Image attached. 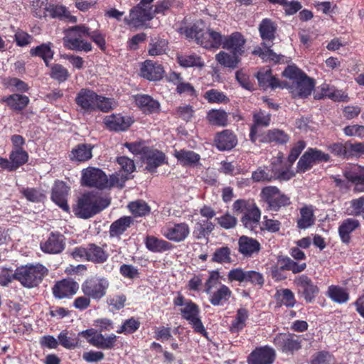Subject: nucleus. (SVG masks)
<instances>
[{
  "instance_id": "f257e3e1",
  "label": "nucleus",
  "mask_w": 364,
  "mask_h": 364,
  "mask_svg": "<svg viewBox=\"0 0 364 364\" xmlns=\"http://www.w3.org/2000/svg\"><path fill=\"white\" fill-rule=\"evenodd\" d=\"M184 33L187 38H195L198 44L206 49H218L222 46L224 49L240 56L245 52L246 40L239 32L225 36L213 29H203L194 24L191 28H186Z\"/></svg>"
},
{
  "instance_id": "f03ea898",
  "label": "nucleus",
  "mask_w": 364,
  "mask_h": 364,
  "mask_svg": "<svg viewBox=\"0 0 364 364\" xmlns=\"http://www.w3.org/2000/svg\"><path fill=\"white\" fill-rule=\"evenodd\" d=\"M109 204V198L87 193L78 198L73 207V212L77 217L87 219L105 209Z\"/></svg>"
},
{
  "instance_id": "7ed1b4c3",
  "label": "nucleus",
  "mask_w": 364,
  "mask_h": 364,
  "mask_svg": "<svg viewBox=\"0 0 364 364\" xmlns=\"http://www.w3.org/2000/svg\"><path fill=\"white\" fill-rule=\"evenodd\" d=\"M173 304L175 306H181L180 311L182 318L188 321L196 332L206 336L207 332L200 318V309L196 304L186 299L181 293L174 299Z\"/></svg>"
},
{
  "instance_id": "20e7f679",
  "label": "nucleus",
  "mask_w": 364,
  "mask_h": 364,
  "mask_svg": "<svg viewBox=\"0 0 364 364\" xmlns=\"http://www.w3.org/2000/svg\"><path fill=\"white\" fill-rule=\"evenodd\" d=\"M90 28L81 24L69 27L65 30V36L63 37V44L69 50L76 51L89 52L92 50V44L82 39L83 36L89 34Z\"/></svg>"
},
{
  "instance_id": "39448f33",
  "label": "nucleus",
  "mask_w": 364,
  "mask_h": 364,
  "mask_svg": "<svg viewBox=\"0 0 364 364\" xmlns=\"http://www.w3.org/2000/svg\"><path fill=\"white\" fill-rule=\"evenodd\" d=\"M48 269L41 264L21 266L16 268L17 281L25 288L38 287L48 274Z\"/></svg>"
},
{
  "instance_id": "423d86ee",
  "label": "nucleus",
  "mask_w": 364,
  "mask_h": 364,
  "mask_svg": "<svg viewBox=\"0 0 364 364\" xmlns=\"http://www.w3.org/2000/svg\"><path fill=\"white\" fill-rule=\"evenodd\" d=\"M72 255L75 259H84L94 264H103L109 258V253L104 247L95 243H90L86 247H75L72 252Z\"/></svg>"
},
{
  "instance_id": "0eeeda50",
  "label": "nucleus",
  "mask_w": 364,
  "mask_h": 364,
  "mask_svg": "<svg viewBox=\"0 0 364 364\" xmlns=\"http://www.w3.org/2000/svg\"><path fill=\"white\" fill-rule=\"evenodd\" d=\"M261 198L268 204V208L273 211H278L282 207L289 205L290 198L282 193L276 186H266L260 193Z\"/></svg>"
},
{
  "instance_id": "6e6552de",
  "label": "nucleus",
  "mask_w": 364,
  "mask_h": 364,
  "mask_svg": "<svg viewBox=\"0 0 364 364\" xmlns=\"http://www.w3.org/2000/svg\"><path fill=\"white\" fill-rule=\"evenodd\" d=\"M154 17L152 8L143 7L139 4L129 11V14L124 18V23L129 27L139 28L146 26L147 21Z\"/></svg>"
},
{
  "instance_id": "1a4fd4ad",
  "label": "nucleus",
  "mask_w": 364,
  "mask_h": 364,
  "mask_svg": "<svg viewBox=\"0 0 364 364\" xmlns=\"http://www.w3.org/2000/svg\"><path fill=\"white\" fill-rule=\"evenodd\" d=\"M330 160V156L316 148H309L301 156L297 163V171L305 172L310 169L314 164L321 162H327Z\"/></svg>"
},
{
  "instance_id": "9d476101",
  "label": "nucleus",
  "mask_w": 364,
  "mask_h": 364,
  "mask_svg": "<svg viewBox=\"0 0 364 364\" xmlns=\"http://www.w3.org/2000/svg\"><path fill=\"white\" fill-rule=\"evenodd\" d=\"M294 176V173L290 171H282L273 168L272 171L267 170L266 167H258L252 173V179L257 183H267L273 180L287 181Z\"/></svg>"
},
{
  "instance_id": "9b49d317",
  "label": "nucleus",
  "mask_w": 364,
  "mask_h": 364,
  "mask_svg": "<svg viewBox=\"0 0 364 364\" xmlns=\"http://www.w3.org/2000/svg\"><path fill=\"white\" fill-rule=\"evenodd\" d=\"M107 176L100 168L87 167L82 170L81 183L88 187H95L99 189L107 188Z\"/></svg>"
},
{
  "instance_id": "f8f14e48",
  "label": "nucleus",
  "mask_w": 364,
  "mask_h": 364,
  "mask_svg": "<svg viewBox=\"0 0 364 364\" xmlns=\"http://www.w3.org/2000/svg\"><path fill=\"white\" fill-rule=\"evenodd\" d=\"M294 284L297 288L298 294L301 295L308 303L313 301L319 291L318 287L306 274L295 277Z\"/></svg>"
},
{
  "instance_id": "ddd939ff",
  "label": "nucleus",
  "mask_w": 364,
  "mask_h": 364,
  "mask_svg": "<svg viewBox=\"0 0 364 364\" xmlns=\"http://www.w3.org/2000/svg\"><path fill=\"white\" fill-rule=\"evenodd\" d=\"M301 336L293 333H279L274 338V343L284 353H293L301 348Z\"/></svg>"
},
{
  "instance_id": "4468645a",
  "label": "nucleus",
  "mask_w": 364,
  "mask_h": 364,
  "mask_svg": "<svg viewBox=\"0 0 364 364\" xmlns=\"http://www.w3.org/2000/svg\"><path fill=\"white\" fill-rule=\"evenodd\" d=\"M109 283L105 279L92 278L82 284V291L85 296L97 299L105 295Z\"/></svg>"
},
{
  "instance_id": "2eb2a0df",
  "label": "nucleus",
  "mask_w": 364,
  "mask_h": 364,
  "mask_svg": "<svg viewBox=\"0 0 364 364\" xmlns=\"http://www.w3.org/2000/svg\"><path fill=\"white\" fill-rule=\"evenodd\" d=\"M78 289V283L68 278L57 282L52 288V292L56 299H62L74 296Z\"/></svg>"
},
{
  "instance_id": "dca6fc26",
  "label": "nucleus",
  "mask_w": 364,
  "mask_h": 364,
  "mask_svg": "<svg viewBox=\"0 0 364 364\" xmlns=\"http://www.w3.org/2000/svg\"><path fill=\"white\" fill-rule=\"evenodd\" d=\"M162 233L166 239L175 242H181L189 235L190 228L186 223H174L164 228Z\"/></svg>"
},
{
  "instance_id": "f3484780",
  "label": "nucleus",
  "mask_w": 364,
  "mask_h": 364,
  "mask_svg": "<svg viewBox=\"0 0 364 364\" xmlns=\"http://www.w3.org/2000/svg\"><path fill=\"white\" fill-rule=\"evenodd\" d=\"M258 30L264 47H272L277 33V23L269 18H264L259 24Z\"/></svg>"
},
{
  "instance_id": "a211bd4d",
  "label": "nucleus",
  "mask_w": 364,
  "mask_h": 364,
  "mask_svg": "<svg viewBox=\"0 0 364 364\" xmlns=\"http://www.w3.org/2000/svg\"><path fill=\"white\" fill-rule=\"evenodd\" d=\"M65 237L58 232H51L40 245L41 250L48 254H59L65 249Z\"/></svg>"
},
{
  "instance_id": "6ab92c4d",
  "label": "nucleus",
  "mask_w": 364,
  "mask_h": 364,
  "mask_svg": "<svg viewBox=\"0 0 364 364\" xmlns=\"http://www.w3.org/2000/svg\"><path fill=\"white\" fill-rule=\"evenodd\" d=\"M276 358L275 350L268 346L256 348L248 358L249 364H272Z\"/></svg>"
},
{
  "instance_id": "aec40b11",
  "label": "nucleus",
  "mask_w": 364,
  "mask_h": 364,
  "mask_svg": "<svg viewBox=\"0 0 364 364\" xmlns=\"http://www.w3.org/2000/svg\"><path fill=\"white\" fill-rule=\"evenodd\" d=\"M99 95L93 90L82 88L77 94L75 97L76 104L84 111H92L96 109V104Z\"/></svg>"
},
{
  "instance_id": "412c9836",
  "label": "nucleus",
  "mask_w": 364,
  "mask_h": 364,
  "mask_svg": "<svg viewBox=\"0 0 364 364\" xmlns=\"http://www.w3.org/2000/svg\"><path fill=\"white\" fill-rule=\"evenodd\" d=\"M70 188L61 181H57L52 188V200L65 211L69 210L67 198Z\"/></svg>"
},
{
  "instance_id": "4be33fe9",
  "label": "nucleus",
  "mask_w": 364,
  "mask_h": 364,
  "mask_svg": "<svg viewBox=\"0 0 364 364\" xmlns=\"http://www.w3.org/2000/svg\"><path fill=\"white\" fill-rule=\"evenodd\" d=\"M261 250L260 243L252 237L242 235L238 239V252L245 257L257 255Z\"/></svg>"
},
{
  "instance_id": "5701e85b",
  "label": "nucleus",
  "mask_w": 364,
  "mask_h": 364,
  "mask_svg": "<svg viewBox=\"0 0 364 364\" xmlns=\"http://www.w3.org/2000/svg\"><path fill=\"white\" fill-rule=\"evenodd\" d=\"M103 122L107 129L121 132L127 130L133 123V120L129 117H124L121 114H112L106 116L104 118Z\"/></svg>"
},
{
  "instance_id": "b1692460",
  "label": "nucleus",
  "mask_w": 364,
  "mask_h": 364,
  "mask_svg": "<svg viewBox=\"0 0 364 364\" xmlns=\"http://www.w3.org/2000/svg\"><path fill=\"white\" fill-rule=\"evenodd\" d=\"M314 87L313 80L305 75L294 85H291L288 87L294 97H306L311 93Z\"/></svg>"
},
{
  "instance_id": "393cba45",
  "label": "nucleus",
  "mask_w": 364,
  "mask_h": 364,
  "mask_svg": "<svg viewBox=\"0 0 364 364\" xmlns=\"http://www.w3.org/2000/svg\"><path fill=\"white\" fill-rule=\"evenodd\" d=\"M164 68L152 60H146L141 68V75L149 80H159L163 77Z\"/></svg>"
},
{
  "instance_id": "a878e982",
  "label": "nucleus",
  "mask_w": 364,
  "mask_h": 364,
  "mask_svg": "<svg viewBox=\"0 0 364 364\" xmlns=\"http://www.w3.org/2000/svg\"><path fill=\"white\" fill-rule=\"evenodd\" d=\"M256 77L257 78L259 85L263 90H267L268 87L274 89L277 87H287L286 83L280 82L278 79L272 76V70L270 69L260 70L257 73Z\"/></svg>"
},
{
  "instance_id": "bb28decb",
  "label": "nucleus",
  "mask_w": 364,
  "mask_h": 364,
  "mask_svg": "<svg viewBox=\"0 0 364 364\" xmlns=\"http://www.w3.org/2000/svg\"><path fill=\"white\" fill-rule=\"evenodd\" d=\"M260 218L261 212L257 206L255 204L250 205L247 211L244 213L241 222L246 228L254 231L259 225Z\"/></svg>"
},
{
  "instance_id": "cd10ccee",
  "label": "nucleus",
  "mask_w": 364,
  "mask_h": 364,
  "mask_svg": "<svg viewBox=\"0 0 364 364\" xmlns=\"http://www.w3.org/2000/svg\"><path fill=\"white\" fill-rule=\"evenodd\" d=\"M344 176L348 181L355 185L354 191L364 192V167L354 166L345 172Z\"/></svg>"
},
{
  "instance_id": "c85d7f7f",
  "label": "nucleus",
  "mask_w": 364,
  "mask_h": 364,
  "mask_svg": "<svg viewBox=\"0 0 364 364\" xmlns=\"http://www.w3.org/2000/svg\"><path fill=\"white\" fill-rule=\"evenodd\" d=\"M237 143L236 136L228 129L218 133L215 138V146L220 151L230 150Z\"/></svg>"
},
{
  "instance_id": "c756f323",
  "label": "nucleus",
  "mask_w": 364,
  "mask_h": 364,
  "mask_svg": "<svg viewBox=\"0 0 364 364\" xmlns=\"http://www.w3.org/2000/svg\"><path fill=\"white\" fill-rule=\"evenodd\" d=\"M360 225L358 220L353 218L345 219L338 227V234L343 243L348 244L350 241V234Z\"/></svg>"
},
{
  "instance_id": "7c9ffc66",
  "label": "nucleus",
  "mask_w": 364,
  "mask_h": 364,
  "mask_svg": "<svg viewBox=\"0 0 364 364\" xmlns=\"http://www.w3.org/2000/svg\"><path fill=\"white\" fill-rule=\"evenodd\" d=\"M271 121V114H266L264 112L259 110L253 114L254 124L250 128V138L252 142L255 143L257 139L258 127H268Z\"/></svg>"
},
{
  "instance_id": "2f4dec72",
  "label": "nucleus",
  "mask_w": 364,
  "mask_h": 364,
  "mask_svg": "<svg viewBox=\"0 0 364 364\" xmlns=\"http://www.w3.org/2000/svg\"><path fill=\"white\" fill-rule=\"evenodd\" d=\"M136 105L144 112L154 113L159 112L160 104L147 95H138L135 96Z\"/></svg>"
},
{
  "instance_id": "473e14b6",
  "label": "nucleus",
  "mask_w": 364,
  "mask_h": 364,
  "mask_svg": "<svg viewBox=\"0 0 364 364\" xmlns=\"http://www.w3.org/2000/svg\"><path fill=\"white\" fill-rule=\"evenodd\" d=\"M165 156L162 152L157 150H146L144 154V161L146 164V168L153 172L156 168L164 163Z\"/></svg>"
},
{
  "instance_id": "72a5a7b5",
  "label": "nucleus",
  "mask_w": 364,
  "mask_h": 364,
  "mask_svg": "<svg viewBox=\"0 0 364 364\" xmlns=\"http://www.w3.org/2000/svg\"><path fill=\"white\" fill-rule=\"evenodd\" d=\"M92 146L87 144H80L71 151L70 158L71 161L83 162L88 161L92 156Z\"/></svg>"
},
{
  "instance_id": "f704fd0d",
  "label": "nucleus",
  "mask_w": 364,
  "mask_h": 364,
  "mask_svg": "<svg viewBox=\"0 0 364 364\" xmlns=\"http://www.w3.org/2000/svg\"><path fill=\"white\" fill-rule=\"evenodd\" d=\"M289 141V136L284 130L272 129L268 130L263 136V142H274L278 144H285Z\"/></svg>"
},
{
  "instance_id": "c9c22d12",
  "label": "nucleus",
  "mask_w": 364,
  "mask_h": 364,
  "mask_svg": "<svg viewBox=\"0 0 364 364\" xmlns=\"http://www.w3.org/2000/svg\"><path fill=\"white\" fill-rule=\"evenodd\" d=\"M28 161V154L23 149H14L9 155L10 171H14Z\"/></svg>"
},
{
  "instance_id": "e433bc0d",
  "label": "nucleus",
  "mask_w": 364,
  "mask_h": 364,
  "mask_svg": "<svg viewBox=\"0 0 364 364\" xmlns=\"http://www.w3.org/2000/svg\"><path fill=\"white\" fill-rule=\"evenodd\" d=\"M117 342V336L112 334L107 337H105L101 333H97L95 337L90 338L89 343L98 348L112 349L115 346Z\"/></svg>"
},
{
  "instance_id": "4c0bfd02",
  "label": "nucleus",
  "mask_w": 364,
  "mask_h": 364,
  "mask_svg": "<svg viewBox=\"0 0 364 364\" xmlns=\"http://www.w3.org/2000/svg\"><path fill=\"white\" fill-rule=\"evenodd\" d=\"M215 60L220 65L225 68L235 69L238 66L240 56L235 53L230 54L225 51H220L215 55Z\"/></svg>"
},
{
  "instance_id": "58836bf2",
  "label": "nucleus",
  "mask_w": 364,
  "mask_h": 364,
  "mask_svg": "<svg viewBox=\"0 0 364 364\" xmlns=\"http://www.w3.org/2000/svg\"><path fill=\"white\" fill-rule=\"evenodd\" d=\"M145 244L148 250L154 252L167 251L172 247V245L168 242L159 239L154 236H147Z\"/></svg>"
},
{
  "instance_id": "ea45409f",
  "label": "nucleus",
  "mask_w": 364,
  "mask_h": 364,
  "mask_svg": "<svg viewBox=\"0 0 364 364\" xmlns=\"http://www.w3.org/2000/svg\"><path fill=\"white\" fill-rule=\"evenodd\" d=\"M58 338L59 345L66 349L73 350L79 346L78 337L67 330L62 331L59 333Z\"/></svg>"
},
{
  "instance_id": "a19ab883",
  "label": "nucleus",
  "mask_w": 364,
  "mask_h": 364,
  "mask_svg": "<svg viewBox=\"0 0 364 364\" xmlns=\"http://www.w3.org/2000/svg\"><path fill=\"white\" fill-rule=\"evenodd\" d=\"M232 295V291L227 286L223 284L214 291L210 299V302L213 306L223 305L227 302Z\"/></svg>"
},
{
  "instance_id": "79ce46f5",
  "label": "nucleus",
  "mask_w": 364,
  "mask_h": 364,
  "mask_svg": "<svg viewBox=\"0 0 364 364\" xmlns=\"http://www.w3.org/2000/svg\"><path fill=\"white\" fill-rule=\"evenodd\" d=\"M133 223L129 216H124L112 223L109 229V234L112 237L122 235Z\"/></svg>"
},
{
  "instance_id": "37998d69",
  "label": "nucleus",
  "mask_w": 364,
  "mask_h": 364,
  "mask_svg": "<svg viewBox=\"0 0 364 364\" xmlns=\"http://www.w3.org/2000/svg\"><path fill=\"white\" fill-rule=\"evenodd\" d=\"M51 43H43L31 49L30 53L33 56L41 57L48 66V62L53 58L54 52L51 50Z\"/></svg>"
},
{
  "instance_id": "c03bdc74",
  "label": "nucleus",
  "mask_w": 364,
  "mask_h": 364,
  "mask_svg": "<svg viewBox=\"0 0 364 364\" xmlns=\"http://www.w3.org/2000/svg\"><path fill=\"white\" fill-rule=\"evenodd\" d=\"M301 217L297 220V227L299 229H306L314 224L315 218L313 209L311 207H304L300 210Z\"/></svg>"
},
{
  "instance_id": "a18cd8bd",
  "label": "nucleus",
  "mask_w": 364,
  "mask_h": 364,
  "mask_svg": "<svg viewBox=\"0 0 364 364\" xmlns=\"http://www.w3.org/2000/svg\"><path fill=\"white\" fill-rule=\"evenodd\" d=\"M175 156L183 165H194L197 164L200 157L193 151L179 150L175 151Z\"/></svg>"
},
{
  "instance_id": "49530a36",
  "label": "nucleus",
  "mask_w": 364,
  "mask_h": 364,
  "mask_svg": "<svg viewBox=\"0 0 364 364\" xmlns=\"http://www.w3.org/2000/svg\"><path fill=\"white\" fill-rule=\"evenodd\" d=\"M248 318V311L246 309L240 308L237 311L235 320L230 326V331L232 333H238L246 325L245 322Z\"/></svg>"
},
{
  "instance_id": "de8ad7c7",
  "label": "nucleus",
  "mask_w": 364,
  "mask_h": 364,
  "mask_svg": "<svg viewBox=\"0 0 364 364\" xmlns=\"http://www.w3.org/2000/svg\"><path fill=\"white\" fill-rule=\"evenodd\" d=\"M7 105L14 110H21L24 109L29 102V99L26 95L14 94L6 99Z\"/></svg>"
},
{
  "instance_id": "09e8293b",
  "label": "nucleus",
  "mask_w": 364,
  "mask_h": 364,
  "mask_svg": "<svg viewBox=\"0 0 364 364\" xmlns=\"http://www.w3.org/2000/svg\"><path fill=\"white\" fill-rule=\"evenodd\" d=\"M177 60L180 65L185 68L193 66L203 68L204 66L201 58L195 54L178 55Z\"/></svg>"
},
{
  "instance_id": "8fccbe9b",
  "label": "nucleus",
  "mask_w": 364,
  "mask_h": 364,
  "mask_svg": "<svg viewBox=\"0 0 364 364\" xmlns=\"http://www.w3.org/2000/svg\"><path fill=\"white\" fill-rule=\"evenodd\" d=\"M208 122L218 126L224 127L228 123V114L224 110L212 109L207 114Z\"/></svg>"
},
{
  "instance_id": "3c124183",
  "label": "nucleus",
  "mask_w": 364,
  "mask_h": 364,
  "mask_svg": "<svg viewBox=\"0 0 364 364\" xmlns=\"http://www.w3.org/2000/svg\"><path fill=\"white\" fill-rule=\"evenodd\" d=\"M211 260L213 262L220 264L231 263L232 261L231 258V250L228 246L217 248L213 254Z\"/></svg>"
},
{
  "instance_id": "603ef678",
  "label": "nucleus",
  "mask_w": 364,
  "mask_h": 364,
  "mask_svg": "<svg viewBox=\"0 0 364 364\" xmlns=\"http://www.w3.org/2000/svg\"><path fill=\"white\" fill-rule=\"evenodd\" d=\"M170 79L172 81H177L176 82L177 92L180 94L187 93L191 96L196 95L194 87L190 83L181 82V77L179 74L173 73L170 75Z\"/></svg>"
},
{
  "instance_id": "864d4df0",
  "label": "nucleus",
  "mask_w": 364,
  "mask_h": 364,
  "mask_svg": "<svg viewBox=\"0 0 364 364\" xmlns=\"http://www.w3.org/2000/svg\"><path fill=\"white\" fill-rule=\"evenodd\" d=\"M168 43L164 39H152L149 44V54L151 56L163 55L166 53Z\"/></svg>"
},
{
  "instance_id": "5fc2aeb1",
  "label": "nucleus",
  "mask_w": 364,
  "mask_h": 364,
  "mask_svg": "<svg viewBox=\"0 0 364 364\" xmlns=\"http://www.w3.org/2000/svg\"><path fill=\"white\" fill-rule=\"evenodd\" d=\"M328 295L336 302L344 303L348 300V294L346 291L337 286H330L328 289Z\"/></svg>"
},
{
  "instance_id": "6e6d98bb",
  "label": "nucleus",
  "mask_w": 364,
  "mask_h": 364,
  "mask_svg": "<svg viewBox=\"0 0 364 364\" xmlns=\"http://www.w3.org/2000/svg\"><path fill=\"white\" fill-rule=\"evenodd\" d=\"M128 208L136 217L144 216L150 212V207L141 200L130 203Z\"/></svg>"
},
{
  "instance_id": "4d7b16f0",
  "label": "nucleus",
  "mask_w": 364,
  "mask_h": 364,
  "mask_svg": "<svg viewBox=\"0 0 364 364\" xmlns=\"http://www.w3.org/2000/svg\"><path fill=\"white\" fill-rule=\"evenodd\" d=\"M45 12L43 16L49 15L50 17L63 20V15L65 14L66 7L62 5H55L52 4H46L44 7Z\"/></svg>"
},
{
  "instance_id": "13d9d810",
  "label": "nucleus",
  "mask_w": 364,
  "mask_h": 364,
  "mask_svg": "<svg viewBox=\"0 0 364 364\" xmlns=\"http://www.w3.org/2000/svg\"><path fill=\"white\" fill-rule=\"evenodd\" d=\"M276 296L287 307H293L296 304L294 294L289 289L278 290L276 293Z\"/></svg>"
},
{
  "instance_id": "bf43d9fd",
  "label": "nucleus",
  "mask_w": 364,
  "mask_h": 364,
  "mask_svg": "<svg viewBox=\"0 0 364 364\" xmlns=\"http://www.w3.org/2000/svg\"><path fill=\"white\" fill-rule=\"evenodd\" d=\"M70 75L68 70L62 65L54 64L51 67L50 77L60 82H65Z\"/></svg>"
},
{
  "instance_id": "052dcab7",
  "label": "nucleus",
  "mask_w": 364,
  "mask_h": 364,
  "mask_svg": "<svg viewBox=\"0 0 364 364\" xmlns=\"http://www.w3.org/2000/svg\"><path fill=\"white\" fill-rule=\"evenodd\" d=\"M283 75L291 80V85H294L296 81L301 79L306 74L294 65H289L282 73Z\"/></svg>"
},
{
  "instance_id": "680f3d73",
  "label": "nucleus",
  "mask_w": 364,
  "mask_h": 364,
  "mask_svg": "<svg viewBox=\"0 0 364 364\" xmlns=\"http://www.w3.org/2000/svg\"><path fill=\"white\" fill-rule=\"evenodd\" d=\"M204 97L210 103H221L229 101L228 98L222 92L214 89L208 90L205 93Z\"/></svg>"
},
{
  "instance_id": "e2e57ef3",
  "label": "nucleus",
  "mask_w": 364,
  "mask_h": 364,
  "mask_svg": "<svg viewBox=\"0 0 364 364\" xmlns=\"http://www.w3.org/2000/svg\"><path fill=\"white\" fill-rule=\"evenodd\" d=\"M139 326L140 322L134 318H131L126 320L121 326L120 329L117 330V332L118 333H132L135 332L139 328Z\"/></svg>"
},
{
  "instance_id": "0e129e2a",
  "label": "nucleus",
  "mask_w": 364,
  "mask_h": 364,
  "mask_svg": "<svg viewBox=\"0 0 364 364\" xmlns=\"http://www.w3.org/2000/svg\"><path fill=\"white\" fill-rule=\"evenodd\" d=\"M216 220L223 228L227 230L235 228L237 224V218L228 213L216 218Z\"/></svg>"
},
{
  "instance_id": "69168bd1",
  "label": "nucleus",
  "mask_w": 364,
  "mask_h": 364,
  "mask_svg": "<svg viewBox=\"0 0 364 364\" xmlns=\"http://www.w3.org/2000/svg\"><path fill=\"white\" fill-rule=\"evenodd\" d=\"M328 151H330L332 154L336 156L348 158L349 157V151H348V147L346 146V142L345 144L342 143H334L328 146Z\"/></svg>"
},
{
  "instance_id": "338daca9",
  "label": "nucleus",
  "mask_w": 364,
  "mask_h": 364,
  "mask_svg": "<svg viewBox=\"0 0 364 364\" xmlns=\"http://www.w3.org/2000/svg\"><path fill=\"white\" fill-rule=\"evenodd\" d=\"M343 132L346 136H358L359 138L364 137V126L363 125H350L343 129Z\"/></svg>"
},
{
  "instance_id": "774afa93",
  "label": "nucleus",
  "mask_w": 364,
  "mask_h": 364,
  "mask_svg": "<svg viewBox=\"0 0 364 364\" xmlns=\"http://www.w3.org/2000/svg\"><path fill=\"white\" fill-rule=\"evenodd\" d=\"M332 355L326 351L316 353L311 360V364H330L333 361Z\"/></svg>"
}]
</instances>
